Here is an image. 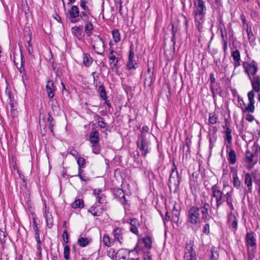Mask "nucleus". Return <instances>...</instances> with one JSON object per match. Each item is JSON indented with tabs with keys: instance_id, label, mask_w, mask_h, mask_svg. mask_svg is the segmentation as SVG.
Here are the masks:
<instances>
[{
	"instance_id": "nucleus-36",
	"label": "nucleus",
	"mask_w": 260,
	"mask_h": 260,
	"mask_svg": "<svg viewBox=\"0 0 260 260\" xmlns=\"http://www.w3.org/2000/svg\"><path fill=\"white\" fill-rule=\"evenodd\" d=\"M218 116L215 113H211L209 115V122L211 124H214L217 123Z\"/></svg>"
},
{
	"instance_id": "nucleus-53",
	"label": "nucleus",
	"mask_w": 260,
	"mask_h": 260,
	"mask_svg": "<svg viewBox=\"0 0 260 260\" xmlns=\"http://www.w3.org/2000/svg\"><path fill=\"white\" fill-rule=\"evenodd\" d=\"M245 119L249 122H252L254 120V118L250 113H248L245 117Z\"/></svg>"
},
{
	"instance_id": "nucleus-30",
	"label": "nucleus",
	"mask_w": 260,
	"mask_h": 260,
	"mask_svg": "<svg viewBox=\"0 0 260 260\" xmlns=\"http://www.w3.org/2000/svg\"><path fill=\"white\" fill-rule=\"evenodd\" d=\"M144 244V247L147 249H150L152 247V239L150 236H146L142 239Z\"/></svg>"
},
{
	"instance_id": "nucleus-41",
	"label": "nucleus",
	"mask_w": 260,
	"mask_h": 260,
	"mask_svg": "<svg viewBox=\"0 0 260 260\" xmlns=\"http://www.w3.org/2000/svg\"><path fill=\"white\" fill-rule=\"evenodd\" d=\"M83 206V201L82 200H76L73 204L74 208H82Z\"/></svg>"
},
{
	"instance_id": "nucleus-42",
	"label": "nucleus",
	"mask_w": 260,
	"mask_h": 260,
	"mask_svg": "<svg viewBox=\"0 0 260 260\" xmlns=\"http://www.w3.org/2000/svg\"><path fill=\"white\" fill-rule=\"evenodd\" d=\"M92 152L95 154H99L101 152V147L99 144L91 145Z\"/></svg>"
},
{
	"instance_id": "nucleus-27",
	"label": "nucleus",
	"mask_w": 260,
	"mask_h": 260,
	"mask_svg": "<svg viewBox=\"0 0 260 260\" xmlns=\"http://www.w3.org/2000/svg\"><path fill=\"white\" fill-rule=\"evenodd\" d=\"M245 183L247 185L248 191H252V180L249 173H246L244 179Z\"/></svg>"
},
{
	"instance_id": "nucleus-22",
	"label": "nucleus",
	"mask_w": 260,
	"mask_h": 260,
	"mask_svg": "<svg viewBox=\"0 0 260 260\" xmlns=\"http://www.w3.org/2000/svg\"><path fill=\"white\" fill-rule=\"evenodd\" d=\"M89 141L92 144H98L100 141L99 132L96 131L92 132L89 134Z\"/></svg>"
},
{
	"instance_id": "nucleus-60",
	"label": "nucleus",
	"mask_w": 260,
	"mask_h": 260,
	"mask_svg": "<svg viewBox=\"0 0 260 260\" xmlns=\"http://www.w3.org/2000/svg\"><path fill=\"white\" fill-rule=\"evenodd\" d=\"M254 251L252 253L248 252V260H252L254 257Z\"/></svg>"
},
{
	"instance_id": "nucleus-43",
	"label": "nucleus",
	"mask_w": 260,
	"mask_h": 260,
	"mask_svg": "<svg viewBox=\"0 0 260 260\" xmlns=\"http://www.w3.org/2000/svg\"><path fill=\"white\" fill-rule=\"evenodd\" d=\"M97 122H98L99 126L101 128L106 127V123L105 122V121H104V119L103 118H102L100 116H98Z\"/></svg>"
},
{
	"instance_id": "nucleus-6",
	"label": "nucleus",
	"mask_w": 260,
	"mask_h": 260,
	"mask_svg": "<svg viewBox=\"0 0 260 260\" xmlns=\"http://www.w3.org/2000/svg\"><path fill=\"white\" fill-rule=\"evenodd\" d=\"M212 200H215L216 207L218 209L224 201L223 192L216 185H214L211 188Z\"/></svg>"
},
{
	"instance_id": "nucleus-14",
	"label": "nucleus",
	"mask_w": 260,
	"mask_h": 260,
	"mask_svg": "<svg viewBox=\"0 0 260 260\" xmlns=\"http://www.w3.org/2000/svg\"><path fill=\"white\" fill-rule=\"evenodd\" d=\"M93 194L95 197L96 200L100 204H103L106 202V197L101 189H94Z\"/></svg>"
},
{
	"instance_id": "nucleus-38",
	"label": "nucleus",
	"mask_w": 260,
	"mask_h": 260,
	"mask_svg": "<svg viewBox=\"0 0 260 260\" xmlns=\"http://www.w3.org/2000/svg\"><path fill=\"white\" fill-rule=\"evenodd\" d=\"M233 183L234 187L237 189H239L241 185V181L238 176L233 177Z\"/></svg>"
},
{
	"instance_id": "nucleus-39",
	"label": "nucleus",
	"mask_w": 260,
	"mask_h": 260,
	"mask_svg": "<svg viewBox=\"0 0 260 260\" xmlns=\"http://www.w3.org/2000/svg\"><path fill=\"white\" fill-rule=\"evenodd\" d=\"M70 248L69 246L66 245L63 249V256L66 260L70 259Z\"/></svg>"
},
{
	"instance_id": "nucleus-4",
	"label": "nucleus",
	"mask_w": 260,
	"mask_h": 260,
	"mask_svg": "<svg viewBox=\"0 0 260 260\" xmlns=\"http://www.w3.org/2000/svg\"><path fill=\"white\" fill-rule=\"evenodd\" d=\"M187 223L192 229L197 231L201 227L202 219L200 217V208L196 206L189 207L186 214Z\"/></svg>"
},
{
	"instance_id": "nucleus-48",
	"label": "nucleus",
	"mask_w": 260,
	"mask_h": 260,
	"mask_svg": "<svg viewBox=\"0 0 260 260\" xmlns=\"http://www.w3.org/2000/svg\"><path fill=\"white\" fill-rule=\"evenodd\" d=\"M62 238L65 243H67L69 242V236L67 230L63 232Z\"/></svg>"
},
{
	"instance_id": "nucleus-15",
	"label": "nucleus",
	"mask_w": 260,
	"mask_h": 260,
	"mask_svg": "<svg viewBox=\"0 0 260 260\" xmlns=\"http://www.w3.org/2000/svg\"><path fill=\"white\" fill-rule=\"evenodd\" d=\"M199 208L201 210L203 219L205 220V217H206L207 215H208V211L210 208L209 204L205 202V197H203L201 199V204Z\"/></svg>"
},
{
	"instance_id": "nucleus-37",
	"label": "nucleus",
	"mask_w": 260,
	"mask_h": 260,
	"mask_svg": "<svg viewBox=\"0 0 260 260\" xmlns=\"http://www.w3.org/2000/svg\"><path fill=\"white\" fill-rule=\"evenodd\" d=\"M225 133L226 135L225 139L227 140L229 144H231L232 143V137L231 135L232 130L229 127H227L226 128Z\"/></svg>"
},
{
	"instance_id": "nucleus-55",
	"label": "nucleus",
	"mask_w": 260,
	"mask_h": 260,
	"mask_svg": "<svg viewBox=\"0 0 260 260\" xmlns=\"http://www.w3.org/2000/svg\"><path fill=\"white\" fill-rule=\"evenodd\" d=\"M32 228L34 230L35 233H39L38 228L37 225L36 220L34 219L32 223Z\"/></svg>"
},
{
	"instance_id": "nucleus-56",
	"label": "nucleus",
	"mask_w": 260,
	"mask_h": 260,
	"mask_svg": "<svg viewBox=\"0 0 260 260\" xmlns=\"http://www.w3.org/2000/svg\"><path fill=\"white\" fill-rule=\"evenodd\" d=\"M144 260H152L151 255L149 252H145L144 254Z\"/></svg>"
},
{
	"instance_id": "nucleus-25",
	"label": "nucleus",
	"mask_w": 260,
	"mask_h": 260,
	"mask_svg": "<svg viewBox=\"0 0 260 260\" xmlns=\"http://www.w3.org/2000/svg\"><path fill=\"white\" fill-rule=\"evenodd\" d=\"M228 160L232 165L235 164L236 162V153L232 148H230L228 153Z\"/></svg>"
},
{
	"instance_id": "nucleus-35",
	"label": "nucleus",
	"mask_w": 260,
	"mask_h": 260,
	"mask_svg": "<svg viewBox=\"0 0 260 260\" xmlns=\"http://www.w3.org/2000/svg\"><path fill=\"white\" fill-rule=\"evenodd\" d=\"M35 237L36 240L37 242V248L39 252V255H41L42 248H41V242L40 238L39 236V233H35Z\"/></svg>"
},
{
	"instance_id": "nucleus-61",
	"label": "nucleus",
	"mask_w": 260,
	"mask_h": 260,
	"mask_svg": "<svg viewBox=\"0 0 260 260\" xmlns=\"http://www.w3.org/2000/svg\"><path fill=\"white\" fill-rule=\"evenodd\" d=\"M243 27L245 29V30L251 29V26H249L248 24L247 23L243 25Z\"/></svg>"
},
{
	"instance_id": "nucleus-10",
	"label": "nucleus",
	"mask_w": 260,
	"mask_h": 260,
	"mask_svg": "<svg viewBox=\"0 0 260 260\" xmlns=\"http://www.w3.org/2000/svg\"><path fill=\"white\" fill-rule=\"evenodd\" d=\"M127 222L130 224V231L136 235H138V228L140 225L139 220L136 218H131L128 219Z\"/></svg>"
},
{
	"instance_id": "nucleus-29",
	"label": "nucleus",
	"mask_w": 260,
	"mask_h": 260,
	"mask_svg": "<svg viewBox=\"0 0 260 260\" xmlns=\"http://www.w3.org/2000/svg\"><path fill=\"white\" fill-rule=\"evenodd\" d=\"M91 242V239L87 237H80L78 240V244L81 247L88 245Z\"/></svg>"
},
{
	"instance_id": "nucleus-8",
	"label": "nucleus",
	"mask_w": 260,
	"mask_h": 260,
	"mask_svg": "<svg viewBox=\"0 0 260 260\" xmlns=\"http://www.w3.org/2000/svg\"><path fill=\"white\" fill-rule=\"evenodd\" d=\"M194 242L190 240L186 244L184 260H197L195 251L193 250Z\"/></svg>"
},
{
	"instance_id": "nucleus-23",
	"label": "nucleus",
	"mask_w": 260,
	"mask_h": 260,
	"mask_svg": "<svg viewBox=\"0 0 260 260\" xmlns=\"http://www.w3.org/2000/svg\"><path fill=\"white\" fill-rule=\"evenodd\" d=\"M71 31L73 35L78 38L79 40L82 39V29L81 26H75L72 27Z\"/></svg>"
},
{
	"instance_id": "nucleus-20",
	"label": "nucleus",
	"mask_w": 260,
	"mask_h": 260,
	"mask_svg": "<svg viewBox=\"0 0 260 260\" xmlns=\"http://www.w3.org/2000/svg\"><path fill=\"white\" fill-rule=\"evenodd\" d=\"M246 241L248 246H254L256 245V239L252 232H248L246 234Z\"/></svg>"
},
{
	"instance_id": "nucleus-3",
	"label": "nucleus",
	"mask_w": 260,
	"mask_h": 260,
	"mask_svg": "<svg viewBox=\"0 0 260 260\" xmlns=\"http://www.w3.org/2000/svg\"><path fill=\"white\" fill-rule=\"evenodd\" d=\"M233 189L230 191L226 192L224 197L225 200L227 205L231 209L230 212L228 213V224L230 228H232L234 232H236L238 229V220L235 214L233 213V211L235 210V208L233 204Z\"/></svg>"
},
{
	"instance_id": "nucleus-63",
	"label": "nucleus",
	"mask_w": 260,
	"mask_h": 260,
	"mask_svg": "<svg viewBox=\"0 0 260 260\" xmlns=\"http://www.w3.org/2000/svg\"><path fill=\"white\" fill-rule=\"evenodd\" d=\"M80 2H83L85 5H90L91 3V0H81Z\"/></svg>"
},
{
	"instance_id": "nucleus-1",
	"label": "nucleus",
	"mask_w": 260,
	"mask_h": 260,
	"mask_svg": "<svg viewBox=\"0 0 260 260\" xmlns=\"http://www.w3.org/2000/svg\"><path fill=\"white\" fill-rule=\"evenodd\" d=\"M245 72L250 81L252 89L256 92H260V76H255L258 71L257 63L253 60L244 62L243 63Z\"/></svg>"
},
{
	"instance_id": "nucleus-11",
	"label": "nucleus",
	"mask_w": 260,
	"mask_h": 260,
	"mask_svg": "<svg viewBox=\"0 0 260 260\" xmlns=\"http://www.w3.org/2000/svg\"><path fill=\"white\" fill-rule=\"evenodd\" d=\"M135 54L132 49L129 51L128 61L126 64V67L128 70L136 69L137 66V63L134 59Z\"/></svg>"
},
{
	"instance_id": "nucleus-54",
	"label": "nucleus",
	"mask_w": 260,
	"mask_h": 260,
	"mask_svg": "<svg viewBox=\"0 0 260 260\" xmlns=\"http://www.w3.org/2000/svg\"><path fill=\"white\" fill-rule=\"evenodd\" d=\"M115 194H118L119 197H120V196H121L122 198L124 199V202H125V197L123 194V192L122 189H118L115 192Z\"/></svg>"
},
{
	"instance_id": "nucleus-31",
	"label": "nucleus",
	"mask_w": 260,
	"mask_h": 260,
	"mask_svg": "<svg viewBox=\"0 0 260 260\" xmlns=\"http://www.w3.org/2000/svg\"><path fill=\"white\" fill-rule=\"evenodd\" d=\"M124 249H120L117 252H116L115 250L113 248H110L107 252L108 255L112 259L117 257V255L119 254L120 252L124 251Z\"/></svg>"
},
{
	"instance_id": "nucleus-7",
	"label": "nucleus",
	"mask_w": 260,
	"mask_h": 260,
	"mask_svg": "<svg viewBox=\"0 0 260 260\" xmlns=\"http://www.w3.org/2000/svg\"><path fill=\"white\" fill-rule=\"evenodd\" d=\"M255 90L253 89H252L250 91H249L247 93V98L248 100V104L247 106L244 108H242V111L243 113H252L254 112L255 110Z\"/></svg>"
},
{
	"instance_id": "nucleus-51",
	"label": "nucleus",
	"mask_w": 260,
	"mask_h": 260,
	"mask_svg": "<svg viewBox=\"0 0 260 260\" xmlns=\"http://www.w3.org/2000/svg\"><path fill=\"white\" fill-rule=\"evenodd\" d=\"M256 161H255L253 162H246L247 164L246 167L248 170H250L251 169L253 168L254 166L256 165Z\"/></svg>"
},
{
	"instance_id": "nucleus-33",
	"label": "nucleus",
	"mask_w": 260,
	"mask_h": 260,
	"mask_svg": "<svg viewBox=\"0 0 260 260\" xmlns=\"http://www.w3.org/2000/svg\"><path fill=\"white\" fill-rule=\"evenodd\" d=\"M112 37L115 43H117L120 42L121 40L119 30L117 29H114L112 31Z\"/></svg>"
},
{
	"instance_id": "nucleus-9",
	"label": "nucleus",
	"mask_w": 260,
	"mask_h": 260,
	"mask_svg": "<svg viewBox=\"0 0 260 260\" xmlns=\"http://www.w3.org/2000/svg\"><path fill=\"white\" fill-rule=\"evenodd\" d=\"M79 10L77 6H73L68 11L69 19L72 23L77 22V18L79 16Z\"/></svg>"
},
{
	"instance_id": "nucleus-44",
	"label": "nucleus",
	"mask_w": 260,
	"mask_h": 260,
	"mask_svg": "<svg viewBox=\"0 0 260 260\" xmlns=\"http://www.w3.org/2000/svg\"><path fill=\"white\" fill-rule=\"evenodd\" d=\"M211 254L209 260H217L218 258V253L214 251L213 249L211 250Z\"/></svg>"
},
{
	"instance_id": "nucleus-50",
	"label": "nucleus",
	"mask_w": 260,
	"mask_h": 260,
	"mask_svg": "<svg viewBox=\"0 0 260 260\" xmlns=\"http://www.w3.org/2000/svg\"><path fill=\"white\" fill-rule=\"evenodd\" d=\"M203 232L204 234H208L210 232V225L208 223L204 225L203 229Z\"/></svg>"
},
{
	"instance_id": "nucleus-13",
	"label": "nucleus",
	"mask_w": 260,
	"mask_h": 260,
	"mask_svg": "<svg viewBox=\"0 0 260 260\" xmlns=\"http://www.w3.org/2000/svg\"><path fill=\"white\" fill-rule=\"evenodd\" d=\"M138 146L142 155L145 157L148 152V143L144 139H142L138 142Z\"/></svg>"
},
{
	"instance_id": "nucleus-32",
	"label": "nucleus",
	"mask_w": 260,
	"mask_h": 260,
	"mask_svg": "<svg viewBox=\"0 0 260 260\" xmlns=\"http://www.w3.org/2000/svg\"><path fill=\"white\" fill-rule=\"evenodd\" d=\"M78 176L79 177L81 180L83 181H88L90 180V178L87 176L84 172V171L80 168L78 169Z\"/></svg>"
},
{
	"instance_id": "nucleus-26",
	"label": "nucleus",
	"mask_w": 260,
	"mask_h": 260,
	"mask_svg": "<svg viewBox=\"0 0 260 260\" xmlns=\"http://www.w3.org/2000/svg\"><path fill=\"white\" fill-rule=\"evenodd\" d=\"M92 58L88 53H84L83 56V64L87 67L91 66L92 63Z\"/></svg>"
},
{
	"instance_id": "nucleus-2",
	"label": "nucleus",
	"mask_w": 260,
	"mask_h": 260,
	"mask_svg": "<svg viewBox=\"0 0 260 260\" xmlns=\"http://www.w3.org/2000/svg\"><path fill=\"white\" fill-rule=\"evenodd\" d=\"M206 13V7L203 0H194L193 14L194 22L198 30L201 32L203 29L205 15Z\"/></svg>"
},
{
	"instance_id": "nucleus-17",
	"label": "nucleus",
	"mask_w": 260,
	"mask_h": 260,
	"mask_svg": "<svg viewBox=\"0 0 260 260\" xmlns=\"http://www.w3.org/2000/svg\"><path fill=\"white\" fill-rule=\"evenodd\" d=\"M46 91L48 98L52 99L54 95V92L56 90L53 82L51 80L48 81L46 86Z\"/></svg>"
},
{
	"instance_id": "nucleus-57",
	"label": "nucleus",
	"mask_w": 260,
	"mask_h": 260,
	"mask_svg": "<svg viewBox=\"0 0 260 260\" xmlns=\"http://www.w3.org/2000/svg\"><path fill=\"white\" fill-rule=\"evenodd\" d=\"M152 82V77H150L148 78L145 79V81H144V84H147V85L148 86H150Z\"/></svg>"
},
{
	"instance_id": "nucleus-28",
	"label": "nucleus",
	"mask_w": 260,
	"mask_h": 260,
	"mask_svg": "<svg viewBox=\"0 0 260 260\" xmlns=\"http://www.w3.org/2000/svg\"><path fill=\"white\" fill-rule=\"evenodd\" d=\"M115 240L111 239L108 235L104 234L103 237V242L107 247H111L114 244Z\"/></svg>"
},
{
	"instance_id": "nucleus-40",
	"label": "nucleus",
	"mask_w": 260,
	"mask_h": 260,
	"mask_svg": "<svg viewBox=\"0 0 260 260\" xmlns=\"http://www.w3.org/2000/svg\"><path fill=\"white\" fill-rule=\"evenodd\" d=\"M98 90L100 93V96L103 100H106L107 98L106 93L105 90L102 85H100L99 87Z\"/></svg>"
},
{
	"instance_id": "nucleus-47",
	"label": "nucleus",
	"mask_w": 260,
	"mask_h": 260,
	"mask_svg": "<svg viewBox=\"0 0 260 260\" xmlns=\"http://www.w3.org/2000/svg\"><path fill=\"white\" fill-rule=\"evenodd\" d=\"M87 15H90L91 17H92V18L93 17V16H92V14L91 13V11H82L79 16H80L81 18L82 19L84 17H85Z\"/></svg>"
},
{
	"instance_id": "nucleus-21",
	"label": "nucleus",
	"mask_w": 260,
	"mask_h": 260,
	"mask_svg": "<svg viewBox=\"0 0 260 260\" xmlns=\"http://www.w3.org/2000/svg\"><path fill=\"white\" fill-rule=\"evenodd\" d=\"M121 229L120 228H116L114 229L113 231L112 234L114 236V240H117L120 244L122 243V233Z\"/></svg>"
},
{
	"instance_id": "nucleus-5",
	"label": "nucleus",
	"mask_w": 260,
	"mask_h": 260,
	"mask_svg": "<svg viewBox=\"0 0 260 260\" xmlns=\"http://www.w3.org/2000/svg\"><path fill=\"white\" fill-rule=\"evenodd\" d=\"M91 44L96 53L102 54L104 52V44L103 39L97 35H94L91 38Z\"/></svg>"
},
{
	"instance_id": "nucleus-49",
	"label": "nucleus",
	"mask_w": 260,
	"mask_h": 260,
	"mask_svg": "<svg viewBox=\"0 0 260 260\" xmlns=\"http://www.w3.org/2000/svg\"><path fill=\"white\" fill-rule=\"evenodd\" d=\"M230 172L232 175V177L238 176V170L236 167H231Z\"/></svg>"
},
{
	"instance_id": "nucleus-52",
	"label": "nucleus",
	"mask_w": 260,
	"mask_h": 260,
	"mask_svg": "<svg viewBox=\"0 0 260 260\" xmlns=\"http://www.w3.org/2000/svg\"><path fill=\"white\" fill-rule=\"evenodd\" d=\"M80 7L85 11H91L88 7V5H85L83 2H80Z\"/></svg>"
},
{
	"instance_id": "nucleus-59",
	"label": "nucleus",
	"mask_w": 260,
	"mask_h": 260,
	"mask_svg": "<svg viewBox=\"0 0 260 260\" xmlns=\"http://www.w3.org/2000/svg\"><path fill=\"white\" fill-rule=\"evenodd\" d=\"M168 212H166L165 217V218L162 217L165 224H166L167 222H168L170 220V217H169V216H168Z\"/></svg>"
},
{
	"instance_id": "nucleus-16",
	"label": "nucleus",
	"mask_w": 260,
	"mask_h": 260,
	"mask_svg": "<svg viewBox=\"0 0 260 260\" xmlns=\"http://www.w3.org/2000/svg\"><path fill=\"white\" fill-rule=\"evenodd\" d=\"M104 208L103 206H92L88 210V211L91 213L94 216H99L103 212Z\"/></svg>"
},
{
	"instance_id": "nucleus-12",
	"label": "nucleus",
	"mask_w": 260,
	"mask_h": 260,
	"mask_svg": "<svg viewBox=\"0 0 260 260\" xmlns=\"http://www.w3.org/2000/svg\"><path fill=\"white\" fill-rule=\"evenodd\" d=\"M121 58L120 52H117L114 50H111L109 54V59L111 61L110 63L116 67L117 64L118 60Z\"/></svg>"
},
{
	"instance_id": "nucleus-45",
	"label": "nucleus",
	"mask_w": 260,
	"mask_h": 260,
	"mask_svg": "<svg viewBox=\"0 0 260 260\" xmlns=\"http://www.w3.org/2000/svg\"><path fill=\"white\" fill-rule=\"evenodd\" d=\"M77 163L79 166V168L81 169V168L84 167V166L85 164V160L83 157H79L77 159Z\"/></svg>"
},
{
	"instance_id": "nucleus-64",
	"label": "nucleus",
	"mask_w": 260,
	"mask_h": 260,
	"mask_svg": "<svg viewBox=\"0 0 260 260\" xmlns=\"http://www.w3.org/2000/svg\"><path fill=\"white\" fill-rule=\"evenodd\" d=\"M54 124L52 122H50L49 124V128L51 132H53Z\"/></svg>"
},
{
	"instance_id": "nucleus-24",
	"label": "nucleus",
	"mask_w": 260,
	"mask_h": 260,
	"mask_svg": "<svg viewBox=\"0 0 260 260\" xmlns=\"http://www.w3.org/2000/svg\"><path fill=\"white\" fill-rule=\"evenodd\" d=\"M93 29L94 25L91 21L85 23L84 30L87 36L90 37L92 35Z\"/></svg>"
},
{
	"instance_id": "nucleus-18",
	"label": "nucleus",
	"mask_w": 260,
	"mask_h": 260,
	"mask_svg": "<svg viewBox=\"0 0 260 260\" xmlns=\"http://www.w3.org/2000/svg\"><path fill=\"white\" fill-rule=\"evenodd\" d=\"M231 55L234 61L235 68L239 67L241 65V56L239 51L236 49L232 52Z\"/></svg>"
},
{
	"instance_id": "nucleus-19",
	"label": "nucleus",
	"mask_w": 260,
	"mask_h": 260,
	"mask_svg": "<svg viewBox=\"0 0 260 260\" xmlns=\"http://www.w3.org/2000/svg\"><path fill=\"white\" fill-rule=\"evenodd\" d=\"M44 216L46 218L47 226L49 228H51L53 224L52 216L51 213L49 211V208L46 206L45 207Z\"/></svg>"
},
{
	"instance_id": "nucleus-34",
	"label": "nucleus",
	"mask_w": 260,
	"mask_h": 260,
	"mask_svg": "<svg viewBox=\"0 0 260 260\" xmlns=\"http://www.w3.org/2000/svg\"><path fill=\"white\" fill-rule=\"evenodd\" d=\"M254 157V154L249 150H246L245 153V162H252Z\"/></svg>"
},
{
	"instance_id": "nucleus-58",
	"label": "nucleus",
	"mask_w": 260,
	"mask_h": 260,
	"mask_svg": "<svg viewBox=\"0 0 260 260\" xmlns=\"http://www.w3.org/2000/svg\"><path fill=\"white\" fill-rule=\"evenodd\" d=\"M90 17H91L90 15H87L81 19L84 23L89 22L91 21V20H90Z\"/></svg>"
},
{
	"instance_id": "nucleus-62",
	"label": "nucleus",
	"mask_w": 260,
	"mask_h": 260,
	"mask_svg": "<svg viewBox=\"0 0 260 260\" xmlns=\"http://www.w3.org/2000/svg\"><path fill=\"white\" fill-rule=\"evenodd\" d=\"M241 20L242 21L243 25L247 23V21H246V18H245V16L243 15H242L241 16Z\"/></svg>"
},
{
	"instance_id": "nucleus-46",
	"label": "nucleus",
	"mask_w": 260,
	"mask_h": 260,
	"mask_svg": "<svg viewBox=\"0 0 260 260\" xmlns=\"http://www.w3.org/2000/svg\"><path fill=\"white\" fill-rule=\"evenodd\" d=\"M247 34L248 39L250 41H253L255 39L254 36L252 32L251 29L246 31Z\"/></svg>"
}]
</instances>
